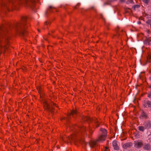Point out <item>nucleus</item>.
Segmentation results:
<instances>
[{
	"label": "nucleus",
	"instance_id": "obj_1",
	"mask_svg": "<svg viewBox=\"0 0 151 151\" xmlns=\"http://www.w3.org/2000/svg\"><path fill=\"white\" fill-rule=\"evenodd\" d=\"M107 131L104 129L101 128L100 131V135L97 138L96 140L94 141L90 142L89 144L91 147H93L98 143L102 142L106 139L107 135Z\"/></svg>",
	"mask_w": 151,
	"mask_h": 151
},
{
	"label": "nucleus",
	"instance_id": "obj_2",
	"mask_svg": "<svg viewBox=\"0 0 151 151\" xmlns=\"http://www.w3.org/2000/svg\"><path fill=\"white\" fill-rule=\"evenodd\" d=\"M35 0H24V3L27 5L31 6L34 4Z\"/></svg>",
	"mask_w": 151,
	"mask_h": 151
},
{
	"label": "nucleus",
	"instance_id": "obj_3",
	"mask_svg": "<svg viewBox=\"0 0 151 151\" xmlns=\"http://www.w3.org/2000/svg\"><path fill=\"white\" fill-rule=\"evenodd\" d=\"M142 146V143L141 141L138 140L135 142V146L137 147H140Z\"/></svg>",
	"mask_w": 151,
	"mask_h": 151
},
{
	"label": "nucleus",
	"instance_id": "obj_4",
	"mask_svg": "<svg viewBox=\"0 0 151 151\" xmlns=\"http://www.w3.org/2000/svg\"><path fill=\"white\" fill-rule=\"evenodd\" d=\"M113 145L114 149L116 150L119 149V147L117 145V142L116 141H114L113 142Z\"/></svg>",
	"mask_w": 151,
	"mask_h": 151
},
{
	"label": "nucleus",
	"instance_id": "obj_5",
	"mask_svg": "<svg viewBox=\"0 0 151 151\" xmlns=\"http://www.w3.org/2000/svg\"><path fill=\"white\" fill-rule=\"evenodd\" d=\"M8 46V45H6L4 47H2L1 45H0V52H2L4 50L7 49Z\"/></svg>",
	"mask_w": 151,
	"mask_h": 151
},
{
	"label": "nucleus",
	"instance_id": "obj_6",
	"mask_svg": "<svg viewBox=\"0 0 151 151\" xmlns=\"http://www.w3.org/2000/svg\"><path fill=\"white\" fill-rule=\"evenodd\" d=\"M44 107L45 109H49V105L46 101H45L44 102Z\"/></svg>",
	"mask_w": 151,
	"mask_h": 151
},
{
	"label": "nucleus",
	"instance_id": "obj_7",
	"mask_svg": "<svg viewBox=\"0 0 151 151\" xmlns=\"http://www.w3.org/2000/svg\"><path fill=\"white\" fill-rule=\"evenodd\" d=\"M132 144L131 143H126L123 145L122 147L124 149L126 148L127 147H129Z\"/></svg>",
	"mask_w": 151,
	"mask_h": 151
},
{
	"label": "nucleus",
	"instance_id": "obj_8",
	"mask_svg": "<svg viewBox=\"0 0 151 151\" xmlns=\"http://www.w3.org/2000/svg\"><path fill=\"white\" fill-rule=\"evenodd\" d=\"M150 146L148 144H147V145H145L144 147V149H145V150H149L150 149Z\"/></svg>",
	"mask_w": 151,
	"mask_h": 151
},
{
	"label": "nucleus",
	"instance_id": "obj_9",
	"mask_svg": "<svg viewBox=\"0 0 151 151\" xmlns=\"http://www.w3.org/2000/svg\"><path fill=\"white\" fill-rule=\"evenodd\" d=\"M147 105H148V107H151V102L150 101H148L146 102Z\"/></svg>",
	"mask_w": 151,
	"mask_h": 151
},
{
	"label": "nucleus",
	"instance_id": "obj_10",
	"mask_svg": "<svg viewBox=\"0 0 151 151\" xmlns=\"http://www.w3.org/2000/svg\"><path fill=\"white\" fill-rule=\"evenodd\" d=\"M147 61L149 62H151V55H149L147 58Z\"/></svg>",
	"mask_w": 151,
	"mask_h": 151
},
{
	"label": "nucleus",
	"instance_id": "obj_11",
	"mask_svg": "<svg viewBox=\"0 0 151 151\" xmlns=\"http://www.w3.org/2000/svg\"><path fill=\"white\" fill-rule=\"evenodd\" d=\"M139 129L140 131H143L144 130V127L142 126L139 127Z\"/></svg>",
	"mask_w": 151,
	"mask_h": 151
},
{
	"label": "nucleus",
	"instance_id": "obj_12",
	"mask_svg": "<svg viewBox=\"0 0 151 151\" xmlns=\"http://www.w3.org/2000/svg\"><path fill=\"white\" fill-rule=\"evenodd\" d=\"M76 111L75 110H73L71 112V114L72 115H73L74 114H76Z\"/></svg>",
	"mask_w": 151,
	"mask_h": 151
},
{
	"label": "nucleus",
	"instance_id": "obj_13",
	"mask_svg": "<svg viewBox=\"0 0 151 151\" xmlns=\"http://www.w3.org/2000/svg\"><path fill=\"white\" fill-rule=\"evenodd\" d=\"M145 3H148L149 0H142Z\"/></svg>",
	"mask_w": 151,
	"mask_h": 151
},
{
	"label": "nucleus",
	"instance_id": "obj_14",
	"mask_svg": "<svg viewBox=\"0 0 151 151\" xmlns=\"http://www.w3.org/2000/svg\"><path fill=\"white\" fill-rule=\"evenodd\" d=\"M151 123L150 122L148 125L147 124V127H151Z\"/></svg>",
	"mask_w": 151,
	"mask_h": 151
},
{
	"label": "nucleus",
	"instance_id": "obj_15",
	"mask_svg": "<svg viewBox=\"0 0 151 151\" xmlns=\"http://www.w3.org/2000/svg\"><path fill=\"white\" fill-rule=\"evenodd\" d=\"M148 96L149 97H151V94H149L148 95Z\"/></svg>",
	"mask_w": 151,
	"mask_h": 151
},
{
	"label": "nucleus",
	"instance_id": "obj_16",
	"mask_svg": "<svg viewBox=\"0 0 151 151\" xmlns=\"http://www.w3.org/2000/svg\"><path fill=\"white\" fill-rule=\"evenodd\" d=\"M139 7V5H136V6H134V8H136V7L137 8H138Z\"/></svg>",
	"mask_w": 151,
	"mask_h": 151
},
{
	"label": "nucleus",
	"instance_id": "obj_17",
	"mask_svg": "<svg viewBox=\"0 0 151 151\" xmlns=\"http://www.w3.org/2000/svg\"><path fill=\"white\" fill-rule=\"evenodd\" d=\"M53 106H55L56 105V104H55V103H53Z\"/></svg>",
	"mask_w": 151,
	"mask_h": 151
},
{
	"label": "nucleus",
	"instance_id": "obj_18",
	"mask_svg": "<svg viewBox=\"0 0 151 151\" xmlns=\"http://www.w3.org/2000/svg\"><path fill=\"white\" fill-rule=\"evenodd\" d=\"M121 1H122V2H123V1H124L125 0H120Z\"/></svg>",
	"mask_w": 151,
	"mask_h": 151
},
{
	"label": "nucleus",
	"instance_id": "obj_19",
	"mask_svg": "<svg viewBox=\"0 0 151 151\" xmlns=\"http://www.w3.org/2000/svg\"><path fill=\"white\" fill-rule=\"evenodd\" d=\"M99 125H97V127H99Z\"/></svg>",
	"mask_w": 151,
	"mask_h": 151
}]
</instances>
